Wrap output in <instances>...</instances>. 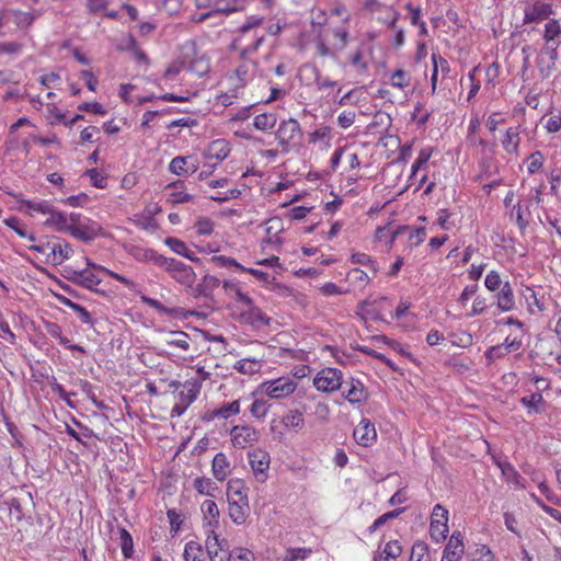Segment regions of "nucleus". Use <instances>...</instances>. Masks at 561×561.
<instances>
[{
  "instance_id": "nucleus-3",
  "label": "nucleus",
  "mask_w": 561,
  "mask_h": 561,
  "mask_svg": "<svg viewBox=\"0 0 561 561\" xmlns=\"http://www.w3.org/2000/svg\"><path fill=\"white\" fill-rule=\"evenodd\" d=\"M297 388V383L288 378L280 377L261 385L260 389L271 399H283L290 396Z\"/></svg>"
},
{
  "instance_id": "nucleus-53",
  "label": "nucleus",
  "mask_w": 561,
  "mask_h": 561,
  "mask_svg": "<svg viewBox=\"0 0 561 561\" xmlns=\"http://www.w3.org/2000/svg\"><path fill=\"white\" fill-rule=\"evenodd\" d=\"M205 546L208 556H211L214 552H218L220 548H224L222 542L219 541L218 536L215 533V529L208 530Z\"/></svg>"
},
{
  "instance_id": "nucleus-48",
  "label": "nucleus",
  "mask_w": 561,
  "mask_h": 561,
  "mask_svg": "<svg viewBox=\"0 0 561 561\" xmlns=\"http://www.w3.org/2000/svg\"><path fill=\"white\" fill-rule=\"evenodd\" d=\"M351 261L353 264L368 266L370 268V271H373L374 274H376L378 272V265H377L376 261H374L366 253H354L351 256Z\"/></svg>"
},
{
  "instance_id": "nucleus-37",
  "label": "nucleus",
  "mask_w": 561,
  "mask_h": 561,
  "mask_svg": "<svg viewBox=\"0 0 561 561\" xmlns=\"http://www.w3.org/2000/svg\"><path fill=\"white\" fill-rule=\"evenodd\" d=\"M404 228H402V230ZM400 231L401 228L392 230L390 226L378 227L375 232V239L377 241H386V243L391 247Z\"/></svg>"
},
{
  "instance_id": "nucleus-10",
  "label": "nucleus",
  "mask_w": 561,
  "mask_h": 561,
  "mask_svg": "<svg viewBox=\"0 0 561 561\" xmlns=\"http://www.w3.org/2000/svg\"><path fill=\"white\" fill-rule=\"evenodd\" d=\"M353 437L363 447L371 446L377 439L375 425L368 419H363L354 428Z\"/></svg>"
},
{
  "instance_id": "nucleus-19",
  "label": "nucleus",
  "mask_w": 561,
  "mask_h": 561,
  "mask_svg": "<svg viewBox=\"0 0 561 561\" xmlns=\"http://www.w3.org/2000/svg\"><path fill=\"white\" fill-rule=\"evenodd\" d=\"M283 230L282 220L279 218H272L266 221V234L263 240L262 249L265 250L268 245H278L282 242L278 233Z\"/></svg>"
},
{
  "instance_id": "nucleus-24",
  "label": "nucleus",
  "mask_w": 561,
  "mask_h": 561,
  "mask_svg": "<svg viewBox=\"0 0 561 561\" xmlns=\"http://www.w3.org/2000/svg\"><path fill=\"white\" fill-rule=\"evenodd\" d=\"M201 510L204 518L207 520L209 529H215L219 525V508L213 500H205L202 503Z\"/></svg>"
},
{
  "instance_id": "nucleus-32",
  "label": "nucleus",
  "mask_w": 561,
  "mask_h": 561,
  "mask_svg": "<svg viewBox=\"0 0 561 561\" xmlns=\"http://www.w3.org/2000/svg\"><path fill=\"white\" fill-rule=\"evenodd\" d=\"M194 489L203 495L215 496V492L218 490L216 483L206 477H198L193 482Z\"/></svg>"
},
{
  "instance_id": "nucleus-36",
  "label": "nucleus",
  "mask_w": 561,
  "mask_h": 561,
  "mask_svg": "<svg viewBox=\"0 0 561 561\" xmlns=\"http://www.w3.org/2000/svg\"><path fill=\"white\" fill-rule=\"evenodd\" d=\"M543 38L547 42L561 39V22L556 19H550L545 25Z\"/></svg>"
},
{
  "instance_id": "nucleus-57",
  "label": "nucleus",
  "mask_w": 561,
  "mask_h": 561,
  "mask_svg": "<svg viewBox=\"0 0 561 561\" xmlns=\"http://www.w3.org/2000/svg\"><path fill=\"white\" fill-rule=\"evenodd\" d=\"M5 225L13 229L20 237L28 238L31 241H35V237L33 234H27L25 229L21 226L20 221L15 217H11L4 220Z\"/></svg>"
},
{
  "instance_id": "nucleus-61",
  "label": "nucleus",
  "mask_w": 561,
  "mask_h": 561,
  "mask_svg": "<svg viewBox=\"0 0 561 561\" xmlns=\"http://www.w3.org/2000/svg\"><path fill=\"white\" fill-rule=\"evenodd\" d=\"M23 204L27 207L30 211H37L41 214H48L51 211V206L47 202H32L24 201Z\"/></svg>"
},
{
  "instance_id": "nucleus-31",
  "label": "nucleus",
  "mask_w": 561,
  "mask_h": 561,
  "mask_svg": "<svg viewBox=\"0 0 561 561\" xmlns=\"http://www.w3.org/2000/svg\"><path fill=\"white\" fill-rule=\"evenodd\" d=\"M401 551L402 548L397 540L389 541L379 556L375 557V561H396Z\"/></svg>"
},
{
  "instance_id": "nucleus-18",
  "label": "nucleus",
  "mask_w": 561,
  "mask_h": 561,
  "mask_svg": "<svg viewBox=\"0 0 561 561\" xmlns=\"http://www.w3.org/2000/svg\"><path fill=\"white\" fill-rule=\"evenodd\" d=\"M496 306L503 312L511 311L515 308L514 291L510 282L503 284L496 295Z\"/></svg>"
},
{
  "instance_id": "nucleus-40",
  "label": "nucleus",
  "mask_w": 561,
  "mask_h": 561,
  "mask_svg": "<svg viewBox=\"0 0 561 561\" xmlns=\"http://www.w3.org/2000/svg\"><path fill=\"white\" fill-rule=\"evenodd\" d=\"M431 156H432V149H430V148H425L420 151L415 162L412 165L410 181L414 180L416 178L417 172L427 165V162H428Z\"/></svg>"
},
{
  "instance_id": "nucleus-50",
  "label": "nucleus",
  "mask_w": 561,
  "mask_h": 561,
  "mask_svg": "<svg viewBox=\"0 0 561 561\" xmlns=\"http://www.w3.org/2000/svg\"><path fill=\"white\" fill-rule=\"evenodd\" d=\"M141 301L144 304H146L147 306L153 308L154 310H157L160 313L169 314V316L179 314V311L176 309L167 308L157 299H153V298H150L147 296H141Z\"/></svg>"
},
{
  "instance_id": "nucleus-22",
  "label": "nucleus",
  "mask_w": 561,
  "mask_h": 561,
  "mask_svg": "<svg viewBox=\"0 0 561 561\" xmlns=\"http://www.w3.org/2000/svg\"><path fill=\"white\" fill-rule=\"evenodd\" d=\"M344 397L351 403H360L366 400L367 391L359 380L352 378L348 388L344 391Z\"/></svg>"
},
{
  "instance_id": "nucleus-25",
  "label": "nucleus",
  "mask_w": 561,
  "mask_h": 561,
  "mask_svg": "<svg viewBox=\"0 0 561 561\" xmlns=\"http://www.w3.org/2000/svg\"><path fill=\"white\" fill-rule=\"evenodd\" d=\"M242 2L243 0H217L216 9L211 12L202 14L199 21H205L206 19L217 13L229 14L231 12L238 11L239 9H241V5H239V3Z\"/></svg>"
},
{
  "instance_id": "nucleus-43",
  "label": "nucleus",
  "mask_w": 561,
  "mask_h": 561,
  "mask_svg": "<svg viewBox=\"0 0 561 561\" xmlns=\"http://www.w3.org/2000/svg\"><path fill=\"white\" fill-rule=\"evenodd\" d=\"M144 257L146 260L154 263L156 265L163 267L165 271L169 270V267L175 260V259L165 257L164 255L159 254L158 252H156L153 250H146Z\"/></svg>"
},
{
  "instance_id": "nucleus-33",
  "label": "nucleus",
  "mask_w": 561,
  "mask_h": 561,
  "mask_svg": "<svg viewBox=\"0 0 561 561\" xmlns=\"http://www.w3.org/2000/svg\"><path fill=\"white\" fill-rule=\"evenodd\" d=\"M85 261H87V265L91 270L101 271V272L107 274L108 276L113 277L114 279L118 280L119 283L124 284L125 286H127L130 289H134L136 287V284L131 279H129L121 274H117L102 265L95 264L88 257L85 259Z\"/></svg>"
},
{
  "instance_id": "nucleus-7",
  "label": "nucleus",
  "mask_w": 561,
  "mask_h": 561,
  "mask_svg": "<svg viewBox=\"0 0 561 561\" xmlns=\"http://www.w3.org/2000/svg\"><path fill=\"white\" fill-rule=\"evenodd\" d=\"M553 13L552 4L541 0L527 4L524 9V24L539 23L550 18Z\"/></svg>"
},
{
  "instance_id": "nucleus-52",
  "label": "nucleus",
  "mask_w": 561,
  "mask_h": 561,
  "mask_svg": "<svg viewBox=\"0 0 561 561\" xmlns=\"http://www.w3.org/2000/svg\"><path fill=\"white\" fill-rule=\"evenodd\" d=\"M430 531H431L432 539H434L436 542H440L442 540L446 539V537H447L448 525L438 523L436 520V524L431 523Z\"/></svg>"
},
{
  "instance_id": "nucleus-12",
  "label": "nucleus",
  "mask_w": 561,
  "mask_h": 561,
  "mask_svg": "<svg viewBox=\"0 0 561 561\" xmlns=\"http://www.w3.org/2000/svg\"><path fill=\"white\" fill-rule=\"evenodd\" d=\"M230 152L229 144L225 139L213 141L205 151L207 165L213 169L218 162L225 160Z\"/></svg>"
},
{
  "instance_id": "nucleus-9",
  "label": "nucleus",
  "mask_w": 561,
  "mask_h": 561,
  "mask_svg": "<svg viewBox=\"0 0 561 561\" xmlns=\"http://www.w3.org/2000/svg\"><path fill=\"white\" fill-rule=\"evenodd\" d=\"M240 319L243 323L253 327H263L270 324V318H267L262 310L256 307L253 300L250 298V304H242Z\"/></svg>"
},
{
  "instance_id": "nucleus-26",
  "label": "nucleus",
  "mask_w": 561,
  "mask_h": 561,
  "mask_svg": "<svg viewBox=\"0 0 561 561\" xmlns=\"http://www.w3.org/2000/svg\"><path fill=\"white\" fill-rule=\"evenodd\" d=\"M192 339L183 331H170L165 344L170 347H176L182 351H188Z\"/></svg>"
},
{
  "instance_id": "nucleus-64",
  "label": "nucleus",
  "mask_w": 561,
  "mask_h": 561,
  "mask_svg": "<svg viewBox=\"0 0 561 561\" xmlns=\"http://www.w3.org/2000/svg\"><path fill=\"white\" fill-rule=\"evenodd\" d=\"M231 554L233 561H254V554L245 548H238Z\"/></svg>"
},
{
  "instance_id": "nucleus-4",
  "label": "nucleus",
  "mask_w": 561,
  "mask_h": 561,
  "mask_svg": "<svg viewBox=\"0 0 561 561\" xmlns=\"http://www.w3.org/2000/svg\"><path fill=\"white\" fill-rule=\"evenodd\" d=\"M342 371L337 368L321 369L313 379L314 387L322 392H332L342 386Z\"/></svg>"
},
{
  "instance_id": "nucleus-63",
  "label": "nucleus",
  "mask_w": 561,
  "mask_h": 561,
  "mask_svg": "<svg viewBox=\"0 0 561 561\" xmlns=\"http://www.w3.org/2000/svg\"><path fill=\"white\" fill-rule=\"evenodd\" d=\"M332 33L339 41V43L334 45V49L342 50L347 45L348 32L345 28L336 27Z\"/></svg>"
},
{
  "instance_id": "nucleus-14",
  "label": "nucleus",
  "mask_w": 561,
  "mask_h": 561,
  "mask_svg": "<svg viewBox=\"0 0 561 561\" xmlns=\"http://www.w3.org/2000/svg\"><path fill=\"white\" fill-rule=\"evenodd\" d=\"M465 552L460 533H454L446 545L440 561H460Z\"/></svg>"
},
{
  "instance_id": "nucleus-47",
  "label": "nucleus",
  "mask_w": 561,
  "mask_h": 561,
  "mask_svg": "<svg viewBox=\"0 0 561 561\" xmlns=\"http://www.w3.org/2000/svg\"><path fill=\"white\" fill-rule=\"evenodd\" d=\"M347 280L356 286H365L369 283L370 278L367 275L366 272L359 270V268H352L347 273Z\"/></svg>"
},
{
  "instance_id": "nucleus-2",
  "label": "nucleus",
  "mask_w": 561,
  "mask_h": 561,
  "mask_svg": "<svg viewBox=\"0 0 561 561\" xmlns=\"http://www.w3.org/2000/svg\"><path fill=\"white\" fill-rule=\"evenodd\" d=\"M184 390L180 391L171 410V417H180L201 393L198 381H185Z\"/></svg>"
},
{
  "instance_id": "nucleus-34",
  "label": "nucleus",
  "mask_w": 561,
  "mask_h": 561,
  "mask_svg": "<svg viewBox=\"0 0 561 561\" xmlns=\"http://www.w3.org/2000/svg\"><path fill=\"white\" fill-rule=\"evenodd\" d=\"M184 561H204V551L199 542L191 540L185 545Z\"/></svg>"
},
{
  "instance_id": "nucleus-49",
  "label": "nucleus",
  "mask_w": 561,
  "mask_h": 561,
  "mask_svg": "<svg viewBox=\"0 0 561 561\" xmlns=\"http://www.w3.org/2000/svg\"><path fill=\"white\" fill-rule=\"evenodd\" d=\"M13 22L18 27L24 28L30 26L34 21V15L31 12H23L20 10L12 11Z\"/></svg>"
},
{
  "instance_id": "nucleus-62",
  "label": "nucleus",
  "mask_w": 561,
  "mask_h": 561,
  "mask_svg": "<svg viewBox=\"0 0 561 561\" xmlns=\"http://www.w3.org/2000/svg\"><path fill=\"white\" fill-rule=\"evenodd\" d=\"M432 62L433 68H435V70H437L438 72L440 71L444 76L449 72L448 61L445 58H443L439 54H432Z\"/></svg>"
},
{
  "instance_id": "nucleus-45",
  "label": "nucleus",
  "mask_w": 561,
  "mask_h": 561,
  "mask_svg": "<svg viewBox=\"0 0 561 561\" xmlns=\"http://www.w3.org/2000/svg\"><path fill=\"white\" fill-rule=\"evenodd\" d=\"M312 550L309 548H289L286 553L280 558V561H297L305 560L311 554Z\"/></svg>"
},
{
  "instance_id": "nucleus-5",
  "label": "nucleus",
  "mask_w": 561,
  "mask_h": 561,
  "mask_svg": "<svg viewBox=\"0 0 561 561\" xmlns=\"http://www.w3.org/2000/svg\"><path fill=\"white\" fill-rule=\"evenodd\" d=\"M231 442L236 448L252 446L259 438V432L250 425H236L230 431Z\"/></svg>"
},
{
  "instance_id": "nucleus-27",
  "label": "nucleus",
  "mask_w": 561,
  "mask_h": 561,
  "mask_svg": "<svg viewBox=\"0 0 561 561\" xmlns=\"http://www.w3.org/2000/svg\"><path fill=\"white\" fill-rule=\"evenodd\" d=\"M49 217L46 219L45 225L54 227L59 232H68L70 225H68V217L66 214L56 210L51 207L48 213Z\"/></svg>"
},
{
  "instance_id": "nucleus-41",
  "label": "nucleus",
  "mask_w": 561,
  "mask_h": 561,
  "mask_svg": "<svg viewBox=\"0 0 561 561\" xmlns=\"http://www.w3.org/2000/svg\"><path fill=\"white\" fill-rule=\"evenodd\" d=\"M222 287H224L226 294L233 295L234 299L238 302L250 304V297L247 294L242 293L240 287L236 283L225 280L222 284Z\"/></svg>"
},
{
  "instance_id": "nucleus-38",
  "label": "nucleus",
  "mask_w": 561,
  "mask_h": 561,
  "mask_svg": "<svg viewBox=\"0 0 561 561\" xmlns=\"http://www.w3.org/2000/svg\"><path fill=\"white\" fill-rule=\"evenodd\" d=\"M283 424L288 428H294L296 431L301 430L305 426V420L302 417V413L295 410L289 411L284 417H283Z\"/></svg>"
},
{
  "instance_id": "nucleus-8",
  "label": "nucleus",
  "mask_w": 561,
  "mask_h": 561,
  "mask_svg": "<svg viewBox=\"0 0 561 561\" xmlns=\"http://www.w3.org/2000/svg\"><path fill=\"white\" fill-rule=\"evenodd\" d=\"M167 272L175 282L185 286L188 293L192 290L196 279V274L192 266L174 260Z\"/></svg>"
},
{
  "instance_id": "nucleus-60",
  "label": "nucleus",
  "mask_w": 561,
  "mask_h": 561,
  "mask_svg": "<svg viewBox=\"0 0 561 561\" xmlns=\"http://www.w3.org/2000/svg\"><path fill=\"white\" fill-rule=\"evenodd\" d=\"M234 368L242 374H253L257 369V363L253 359H241L236 365Z\"/></svg>"
},
{
  "instance_id": "nucleus-54",
  "label": "nucleus",
  "mask_w": 561,
  "mask_h": 561,
  "mask_svg": "<svg viewBox=\"0 0 561 561\" xmlns=\"http://www.w3.org/2000/svg\"><path fill=\"white\" fill-rule=\"evenodd\" d=\"M502 278L496 271H491L486 274L484 285L490 291L499 290L503 286Z\"/></svg>"
},
{
  "instance_id": "nucleus-17",
  "label": "nucleus",
  "mask_w": 561,
  "mask_h": 561,
  "mask_svg": "<svg viewBox=\"0 0 561 561\" xmlns=\"http://www.w3.org/2000/svg\"><path fill=\"white\" fill-rule=\"evenodd\" d=\"M220 285L219 278L213 275H205L197 285L192 287L190 295L194 298L210 297L213 291Z\"/></svg>"
},
{
  "instance_id": "nucleus-46",
  "label": "nucleus",
  "mask_w": 561,
  "mask_h": 561,
  "mask_svg": "<svg viewBox=\"0 0 561 561\" xmlns=\"http://www.w3.org/2000/svg\"><path fill=\"white\" fill-rule=\"evenodd\" d=\"M119 534H121V548H122V552H123L125 558L129 559L134 554L133 538H131L130 534L126 529H124V528H122L119 530Z\"/></svg>"
},
{
  "instance_id": "nucleus-35",
  "label": "nucleus",
  "mask_w": 561,
  "mask_h": 561,
  "mask_svg": "<svg viewBox=\"0 0 561 561\" xmlns=\"http://www.w3.org/2000/svg\"><path fill=\"white\" fill-rule=\"evenodd\" d=\"M277 123V116L275 113H263L254 117V127L259 130H268L273 128Z\"/></svg>"
},
{
  "instance_id": "nucleus-1",
  "label": "nucleus",
  "mask_w": 561,
  "mask_h": 561,
  "mask_svg": "<svg viewBox=\"0 0 561 561\" xmlns=\"http://www.w3.org/2000/svg\"><path fill=\"white\" fill-rule=\"evenodd\" d=\"M263 22L262 18L250 16L248 21L240 27V37L236 41L239 44H244L241 50V56L256 51L259 46L264 41V34H257L256 30Z\"/></svg>"
},
{
  "instance_id": "nucleus-6",
  "label": "nucleus",
  "mask_w": 561,
  "mask_h": 561,
  "mask_svg": "<svg viewBox=\"0 0 561 561\" xmlns=\"http://www.w3.org/2000/svg\"><path fill=\"white\" fill-rule=\"evenodd\" d=\"M64 276L76 285L99 293V290L95 289V286L101 283V279L98 278V276L91 270L87 268L77 271L71 267H66L64 271Z\"/></svg>"
},
{
  "instance_id": "nucleus-15",
  "label": "nucleus",
  "mask_w": 561,
  "mask_h": 561,
  "mask_svg": "<svg viewBox=\"0 0 561 561\" xmlns=\"http://www.w3.org/2000/svg\"><path fill=\"white\" fill-rule=\"evenodd\" d=\"M228 514L236 525H243L250 515L249 500L228 501Z\"/></svg>"
},
{
  "instance_id": "nucleus-21",
  "label": "nucleus",
  "mask_w": 561,
  "mask_h": 561,
  "mask_svg": "<svg viewBox=\"0 0 561 561\" xmlns=\"http://www.w3.org/2000/svg\"><path fill=\"white\" fill-rule=\"evenodd\" d=\"M211 472L218 481L226 480L230 474V462L224 453L215 455L211 461Z\"/></svg>"
},
{
  "instance_id": "nucleus-55",
  "label": "nucleus",
  "mask_w": 561,
  "mask_h": 561,
  "mask_svg": "<svg viewBox=\"0 0 561 561\" xmlns=\"http://www.w3.org/2000/svg\"><path fill=\"white\" fill-rule=\"evenodd\" d=\"M506 354V348L503 344L491 346L484 353L488 364H492L494 360L504 357Z\"/></svg>"
},
{
  "instance_id": "nucleus-58",
  "label": "nucleus",
  "mask_w": 561,
  "mask_h": 561,
  "mask_svg": "<svg viewBox=\"0 0 561 561\" xmlns=\"http://www.w3.org/2000/svg\"><path fill=\"white\" fill-rule=\"evenodd\" d=\"M543 164V156L540 151H535L529 156L528 172L534 174L538 172Z\"/></svg>"
},
{
  "instance_id": "nucleus-42",
  "label": "nucleus",
  "mask_w": 561,
  "mask_h": 561,
  "mask_svg": "<svg viewBox=\"0 0 561 561\" xmlns=\"http://www.w3.org/2000/svg\"><path fill=\"white\" fill-rule=\"evenodd\" d=\"M240 412V403L238 400H234L230 403H226L224 405H221L220 408H218L217 410H215L213 412V415L215 417H220V419H228L230 417L231 415H236Z\"/></svg>"
},
{
  "instance_id": "nucleus-30",
  "label": "nucleus",
  "mask_w": 561,
  "mask_h": 561,
  "mask_svg": "<svg viewBox=\"0 0 561 561\" xmlns=\"http://www.w3.org/2000/svg\"><path fill=\"white\" fill-rule=\"evenodd\" d=\"M73 253L72 247L67 241L55 242L53 248L51 262L56 265L61 264L65 260L69 259Z\"/></svg>"
},
{
  "instance_id": "nucleus-11",
  "label": "nucleus",
  "mask_w": 561,
  "mask_h": 561,
  "mask_svg": "<svg viewBox=\"0 0 561 561\" xmlns=\"http://www.w3.org/2000/svg\"><path fill=\"white\" fill-rule=\"evenodd\" d=\"M102 231V227L92 220H88L85 224L79 226L70 225L68 233L77 238L80 241L89 242L95 239Z\"/></svg>"
},
{
  "instance_id": "nucleus-56",
  "label": "nucleus",
  "mask_w": 561,
  "mask_h": 561,
  "mask_svg": "<svg viewBox=\"0 0 561 561\" xmlns=\"http://www.w3.org/2000/svg\"><path fill=\"white\" fill-rule=\"evenodd\" d=\"M250 412L256 419L264 417L268 412V404L265 400L256 399L252 403Z\"/></svg>"
},
{
  "instance_id": "nucleus-16",
  "label": "nucleus",
  "mask_w": 561,
  "mask_h": 561,
  "mask_svg": "<svg viewBox=\"0 0 561 561\" xmlns=\"http://www.w3.org/2000/svg\"><path fill=\"white\" fill-rule=\"evenodd\" d=\"M249 460L251 468L260 481H264V477L259 478V476H264L265 472L270 468V455L261 449H255L249 453Z\"/></svg>"
},
{
  "instance_id": "nucleus-20",
  "label": "nucleus",
  "mask_w": 561,
  "mask_h": 561,
  "mask_svg": "<svg viewBox=\"0 0 561 561\" xmlns=\"http://www.w3.org/2000/svg\"><path fill=\"white\" fill-rule=\"evenodd\" d=\"M167 188L171 191L167 199L170 204H183L193 201V196L184 192L185 184L181 180L170 183Z\"/></svg>"
},
{
  "instance_id": "nucleus-51",
  "label": "nucleus",
  "mask_w": 561,
  "mask_h": 561,
  "mask_svg": "<svg viewBox=\"0 0 561 561\" xmlns=\"http://www.w3.org/2000/svg\"><path fill=\"white\" fill-rule=\"evenodd\" d=\"M188 157H175L169 164V171L176 175H182L188 172L186 169Z\"/></svg>"
},
{
  "instance_id": "nucleus-59",
  "label": "nucleus",
  "mask_w": 561,
  "mask_h": 561,
  "mask_svg": "<svg viewBox=\"0 0 561 561\" xmlns=\"http://www.w3.org/2000/svg\"><path fill=\"white\" fill-rule=\"evenodd\" d=\"M436 520L442 524L448 523V511L440 504H436L433 508L431 523L436 524Z\"/></svg>"
},
{
  "instance_id": "nucleus-28",
  "label": "nucleus",
  "mask_w": 561,
  "mask_h": 561,
  "mask_svg": "<svg viewBox=\"0 0 561 561\" xmlns=\"http://www.w3.org/2000/svg\"><path fill=\"white\" fill-rule=\"evenodd\" d=\"M164 243L176 254L182 255L192 262L199 261V257H197L182 240L169 237L164 240Z\"/></svg>"
},
{
  "instance_id": "nucleus-44",
  "label": "nucleus",
  "mask_w": 561,
  "mask_h": 561,
  "mask_svg": "<svg viewBox=\"0 0 561 561\" xmlns=\"http://www.w3.org/2000/svg\"><path fill=\"white\" fill-rule=\"evenodd\" d=\"M390 83L394 88L404 89L411 84V76L402 69H397L391 75Z\"/></svg>"
},
{
  "instance_id": "nucleus-39",
  "label": "nucleus",
  "mask_w": 561,
  "mask_h": 561,
  "mask_svg": "<svg viewBox=\"0 0 561 561\" xmlns=\"http://www.w3.org/2000/svg\"><path fill=\"white\" fill-rule=\"evenodd\" d=\"M543 402V397L539 392H534L530 396L523 397L520 399V403L528 409V412H540V405Z\"/></svg>"
},
{
  "instance_id": "nucleus-23",
  "label": "nucleus",
  "mask_w": 561,
  "mask_h": 561,
  "mask_svg": "<svg viewBox=\"0 0 561 561\" xmlns=\"http://www.w3.org/2000/svg\"><path fill=\"white\" fill-rule=\"evenodd\" d=\"M227 500L228 501H240L249 500L248 488L241 479H231L227 484Z\"/></svg>"
},
{
  "instance_id": "nucleus-29",
  "label": "nucleus",
  "mask_w": 561,
  "mask_h": 561,
  "mask_svg": "<svg viewBox=\"0 0 561 561\" xmlns=\"http://www.w3.org/2000/svg\"><path fill=\"white\" fill-rule=\"evenodd\" d=\"M519 127H511L502 139V146L507 153H516L519 146Z\"/></svg>"
},
{
  "instance_id": "nucleus-13",
  "label": "nucleus",
  "mask_w": 561,
  "mask_h": 561,
  "mask_svg": "<svg viewBox=\"0 0 561 561\" xmlns=\"http://www.w3.org/2000/svg\"><path fill=\"white\" fill-rule=\"evenodd\" d=\"M298 135H301V128L298 121L294 118L283 121L276 131V138L283 147H286Z\"/></svg>"
}]
</instances>
